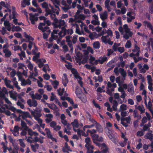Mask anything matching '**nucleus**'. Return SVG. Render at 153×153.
<instances>
[{
  "mask_svg": "<svg viewBox=\"0 0 153 153\" xmlns=\"http://www.w3.org/2000/svg\"><path fill=\"white\" fill-rule=\"evenodd\" d=\"M91 137L93 143L96 146L100 147L101 144L98 143V142H102L103 141L102 137L101 136H99L97 134H94L92 135Z\"/></svg>",
  "mask_w": 153,
  "mask_h": 153,
  "instance_id": "nucleus-1",
  "label": "nucleus"
},
{
  "mask_svg": "<svg viewBox=\"0 0 153 153\" xmlns=\"http://www.w3.org/2000/svg\"><path fill=\"white\" fill-rule=\"evenodd\" d=\"M24 37L28 40V42H29L28 45V48L30 50H31L33 45H34V44H35L33 42H32L30 41L31 40L33 41L34 39L30 35H28L26 32L24 33Z\"/></svg>",
  "mask_w": 153,
  "mask_h": 153,
  "instance_id": "nucleus-2",
  "label": "nucleus"
},
{
  "mask_svg": "<svg viewBox=\"0 0 153 153\" xmlns=\"http://www.w3.org/2000/svg\"><path fill=\"white\" fill-rule=\"evenodd\" d=\"M144 26H146L151 31V33L153 34V26L151 23L147 21H144L143 22Z\"/></svg>",
  "mask_w": 153,
  "mask_h": 153,
  "instance_id": "nucleus-3",
  "label": "nucleus"
},
{
  "mask_svg": "<svg viewBox=\"0 0 153 153\" xmlns=\"http://www.w3.org/2000/svg\"><path fill=\"white\" fill-rule=\"evenodd\" d=\"M27 103L30 107L32 106L36 107L38 105L37 101L33 99L32 101L31 99L28 100L27 101Z\"/></svg>",
  "mask_w": 153,
  "mask_h": 153,
  "instance_id": "nucleus-4",
  "label": "nucleus"
},
{
  "mask_svg": "<svg viewBox=\"0 0 153 153\" xmlns=\"http://www.w3.org/2000/svg\"><path fill=\"white\" fill-rule=\"evenodd\" d=\"M27 131H28V135L30 136L29 137L31 139H33L32 137L33 135L36 136L39 135V133H38L36 132L33 131L32 129L29 128H28V129H27Z\"/></svg>",
  "mask_w": 153,
  "mask_h": 153,
  "instance_id": "nucleus-5",
  "label": "nucleus"
},
{
  "mask_svg": "<svg viewBox=\"0 0 153 153\" xmlns=\"http://www.w3.org/2000/svg\"><path fill=\"white\" fill-rule=\"evenodd\" d=\"M91 142V139L89 137H87L85 139V142L86 143V144L85 146L88 149L87 153H92L93 152V151L92 150H91L90 152H89L88 151L89 150V147L88 146V145H90Z\"/></svg>",
  "mask_w": 153,
  "mask_h": 153,
  "instance_id": "nucleus-6",
  "label": "nucleus"
},
{
  "mask_svg": "<svg viewBox=\"0 0 153 153\" xmlns=\"http://www.w3.org/2000/svg\"><path fill=\"white\" fill-rule=\"evenodd\" d=\"M30 20L31 21V23L33 25L35 24V21H37L38 20V18L37 17L35 16V15H33L32 14L30 13Z\"/></svg>",
  "mask_w": 153,
  "mask_h": 153,
  "instance_id": "nucleus-7",
  "label": "nucleus"
},
{
  "mask_svg": "<svg viewBox=\"0 0 153 153\" xmlns=\"http://www.w3.org/2000/svg\"><path fill=\"white\" fill-rule=\"evenodd\" d=\"M68 82V80L67 77V74H63V76L62 78V83L64 86L66 87L67 85V84Z\"/></svg>",
  "mask_w": 153,
  "mask_h": 153,
  "instance_id": "nucleus-8",
  "label": "nucleus"
},
{
  "mask_svg": "<svg viewBox=\"0 0 153 153\" xmlns=\"http://www.w3.org/2000/svg\"><path fill=\"white\" fill-rule=\"evenodd\" d=\"M22 119L25 120H26V118H32L29 112L27 111H23L22 114Z\"/></svg>",
  "mask_w": 153,
  "mask_h": 153,
  "instance_id": "nucleus-9",
  "label": "nucleus"
},
{
  "mask_svg": "<svg viewBox=\"0 0 153 153\" xmlns=\"http://www.w3.org/2000/svg\"><path fill=\"white\" fill-rule=\"evenodd\" d=\"M75 93L77 97L80 99L81 98L82 91L81 89L79 88L78 86L76 87L75 89Z\"/></svg>",
  "mask_w": 153,
  "mask_h": 153,
  "instance_id": "nucleus-10",
  "label": "nucleus"
},
{
  "mask_svg": "<svg viewBox=\"0 0 153 153\" xmlns=\"http://www.w3.org/2000/svg\"><path fill=\"white\" fill-rule=\"evenodd\" d=\"M144 137L145 139H149L150 141H153V134L147 132L145 134Z\"/></svg>",
  "mask_w": 153,
  "mask_h": 153,
  "instance_id": "nucleus-11",
  "label": "nucleus"
},
{
  "mask_svg": "<svg viewBox=\"0 0 153 153\" xmlns=\"http://www.w3.org/2000/svg\"><path fill=\"white\" fill-rule=\"evenodd\" d=\"M21 125L22 127H20L21 129L23 128L24 130L27 131L29 127L27 126L26 123L23 120H21Z\"/></svg>",
  "mask_w": 153,
  "mask_h": 153,
  "instance_id": "nucleus-12",
  "label": "nucleus"
},
{
  "mask_svg": "<svg viewBox=\"0 0 153 153\" xmlns=\"http://www.w3.org/2000/svg\"><path fill=\"white\" fill-rule=\"evenodd\" d=\"M30 0H23L21 3V6L22 7H26V5L28 6L30 5Z\"/></svg>",
  "mask_w": 153,
  "mask_h": 153,
  "instance_id": "nucleus-13",
  "label": "nucleus"
},
{
  "mask_svg": "<svg viewBox=\"0 0 153 153\" xmlns=\"http://www.w3.org/2000/svg\"><path fill=\"white\" fill-rule=\"evenodd\" d=\"M119 71L122 76L124 78V79L122 78V79H124L125 78L127 74L126 71L124 70V69L121 68H119Z\"/></svg>",
  "mask_w": 153,
  "mask_h": 153,
  "instance_id": "nucleus-14",
  "label": "nucleus"
},
{
  "mask_svg": "<svg viewBox=\"0 0 153 153\" xmlns=\"http://www.w3.org/2000/svg\"><path fill=\"white\" fill-rule=\"evenodd\" d=\"M109 134L108 135V136L111 140L114 143H116V138L113 134L112 133H110V132H108Z\"/></svg>",
  "mask_w": 153,
  "mask_h": 153,
  "instance_id": "nucleus-15",
  "label": "nucleus"
},
{
  "mask_svg": "<svg viewBox=\"0 0 153 153\" xmlns=\"http://www.w3.org/2000/svg\"><path fill=\"white\" fill-rule=\"evenodd\" d=\"M96 128L97 130L100 133L103 131V128L102 126L99 123H97L96 124Z\"/></svg>",
  "mask_w": 153,
  "mask_h": 153,
  "instance_id": "nucleus-16",
  "label": "nucleus"
},
{
  "mask_svg": "<svg viewBox=\"0 0 153 153\" xmlns=\"http://www.w3.org/2000/svg\"><path fill=\"white\" fill-rule=\"evenodd\" d=\"M48 106L51 109L53 110H56L58 108L57 106L54 103L52 104L48 103Z\"/></svg>",
  "mask_w": 153,
  "mask_h": 153,
  "instance_id": "nucleus-17",
  "label": "nucleus"
},
{
  "mask_svg": "<svg viewBox=\"0 0 153 153\" xmlns=\"http://www.w3.org/2000/svg\"><path fill=\"white\" fill-rule=\"evenodd\" d=\"M52 84L53 85V88L54 89H56L57 88L58 85H59V82L56 80H55L54 81H52L51 80Z\"/></svg>",
  "mask_w": 153,
  "mask_h": 153,
  "instance_id": "nucleus-18",
  "label": "nucleus"
},
{
  "mask_svg": "<svg viewBox=\"0 0 153 153\" xmlns=\"http://www.w3.org/2000/svg\"><path fill=\"white\" fill-rule=\"evenodd\" d=\"M71 124L74 127H75L76 128H78L79 126V124L77 120L76 119L74 120V121L71 123Z\"/></svg>",
  "mask_w": 153,
  "mask_h": 153,
  "instance_id": "nucleus-19",
  "label": "nucleus"
},
{
  "mask_svg": "<svg viewBox=\"0 0 153 153\" xmlns=\"http://www.w3.org/2000/svg\"><path fill=\"white\" fill-rule=\"evenodd\" d=\"M93 46L95 49H98L100 47V44L99 42L97 41L93 43Z\"/></svg>",
  "mask_w": 153,
  "mask_h": 153,
  "instance_id": "nucleus-20",
  "label": "nucleus"
},
{
  "mask_svg": "<svg viewBox=\"0 0 153 153\" xmlns=\"http://www.w3.org/2000/svg\"><path fill=\"white\" fill-rule=\"evenodd\" d=\"M45 130L46 131V134L48 138L50 139L53 136L51 134V132L50 130L48 128H46L45 129Z\"/></svg>",
  "mask_w": 153,
  "mask_h": 153,
  "instance_id": "nucleus-21",
  "label": "nucleus"
},
{
  "mask_svg": "<svg viewBox=\"0 0 153 153\" xmlns=\"http://www.w3.org/2000/svg\"><path fill=\"white\" fill-rule=\"evenodd\" d=\"M100 18L102 21L107 18V15L106 13H103L102 14H100Z\"/></svg>",
  "mask_w": 153,
  "mask_h": 153,
  "instance_id": "nucleus-22",
  "label": "nucleus"
},
{
  "mask_svg": "<svg viewBox=\"0 0 153 153\" xmlns=\"http://www.w3.org/2000/svg\"><path fill=\"white\" fill-rule=\"evenodd\" d=\"M107 59V57L105 56L101 58V59H98V61L101 64H102Z\"/></svg>",
  "mask_w": 153,
  "mask_h": 153,
  "instance_id": "nucleus-23",
  "label": "nucleus"
},
{
  "mask_svg": "<svg viewBox=\"0 0 153 153\" xmlns=\"http://www.w3.org/2000/svg\"><path fill=\"white\" fill-rule=\"evenodd\" d=\"M1 144L2 146V148L3 150V152L4 153H6V149L7 148V146L5 145V143L3 142L1 143Z\"/></svg>",
  "mask_w": 153,
  "mask_h": 153,
  "instance_id": "nucleus-24",
  "label": "nucleus"
},
{
  "mask_svg": "<svg viewBox=\"0 0 153 153\" xmlns=\"http://www.w3.org/2000/svg\"><path fill=\"white\" fill-rule=\"evenodd\" d=\"M22 30V29L21 27L19 26H16L15 27V28H13L12 29V31H20Z\"/></svg>",
  "mask_w": 153,
  "mask_h": 153,
  "instance_id": "nucleus-25",
  "label": "nucleus"
},
{
  "mask_svg": "<svg viewBox=\"0 0 153 153\" xmlns=\"http://www.w3.org/2000/svg\"><path fill=\"white\" fill-rule=\"evenodd\" d=\"M45 23L44 22V23L40 22L38 26V29L40 30H43V26L45 25Z\"/></svg>",
  "mask_w": 153,
  "mask_h": 153,
  "instance_id": "nucleus-26",
  "label": "nucleus"
},
{
  "mask_svg": "<svg viewBox=\"0 0 153 153\" xmlns=\"http://www.w3.org/2000/svg\"><path fill=\"white\" fill-rule=\"evenodd\" d=\"M58 24H59L60 28H61L62 26H64L65 24V22L64 20L60 19L59 20Z\"/></svg>",
  "mask_w": 153,
  "mask_h": 153,
  "instance_id": "nucleus-27",
  "label": "nucleus"
},
{
  "mask_svg": "<svg viewBox=\"0 0 153 153\" xmlns=\"http://www.w3.org/2000/svg\"><path fill=\"white\" fill-rule=\"evenodd\" d=\"M5 105L7 108L8 109H9L10 110L13 112H15L16 110H17V109L16 108L13 106H10L9 108H8V106L7 105Z\"/></svg>",
  "mask_w": 153,
  "mask_h": 153,
  "instance_id": "nucleus-28",
  "label": "nucleus"
},
{
  "mask_svg": "<svg viewBox=\"0 0 153 153\" xmlns=\"http://www.w3.org/2000/svg\"><path fill=\"white\" fill-rule=\"evenodd\" d=\"M103 30H105V33H107L108 35H109V36L111 37L113 36L112 31L110 29H108L107 30L105 29H104Z\"/></svg>",
  "mask_w": 153,
  "mask_h": 153,
  "instance_id": "nucleus-29",
  "label": "nucleus"
},
{
  "mask_svg": "<svg viewBox=\"0 0 153 153\" xmlns=\"http://www.w3.org/2000/svg\"><path fill=\"white\" fill-rule=\"evenodd\" d=\"M137 109L140 111L141 114H142L145 112V109L143 107H142L140 105H139Z\"/></svg>",
  "mask_w": 153,
  "mask_h": 153,
  "instance_id": "nucleus-30",
  "label": "nucleus"
},
{
  "mask_svg": "<svg viewBox=\"0 0 153 153\" xmlns=\"http://www.w3.org/2000/svg\"><path fill=\"white\" fill-rule=\"evenodd\" d=\"M41 4L43 8H45V9L49 8L48 7V4L46 2H44Z\"/></svg>",
  "mask_w": 153,
  "mask_h": 153,
  "instance_id": "nucleus-31",
  "label": "nucleus"
},
{
  "mask_svg": "<svg viewBox=\"0 0 153 153\" xmlns=\"http://www.w3.org/2000/svg\"><path fill=\"white\" fill-rule=\"evenodd\" d=\"M131 46V42L130 40H128L126 44L125 47L126 48H129Z\"/></svg>",
  "mask_w": 153,
  "mask_h": 153,
  "instance_id": "nucleus-32",
  "label": "nucleus"
},
{
  "mask_svg": "<svg viewBox=\"0 0 153 153\" xmlns=\"http://www.w3.org/2000/svg\"><path fill=\"white\" fill-rule=\"evenodd\" d=\"M92 103L94 105V106L97 108H98L100 110L101 109L100 106L97 103H96L94 100H93L92 101Z\"/></svg>",
  "mask_w": 153,
  "mask_h": 153,
  "instance_id": "nucleus-33",
  "label": "nucleus"
},
{
  "mask_svg": "<svg viewBox=\"0 0 153 153\" xmlns=\"http://www.w3.org/2000/svg\"><path fill=\"white\" fill-rule=\"evenodd\" d=\"M88 59V56H85L82 59V63L84 64L87 63Z\"/></svg>",
  "mask_w": 153,
  "mask_h": 153,
  "instance_id": "nucleus-34",
  "label": "nucleus"
},
{
  "mask_svg": "<svg viewBox=\"0 0 153 153\" xmlns=\"http://www.w3.org/2000/svg\"><path fill=\"white\" fill-rule=\"evenodd\" d=\"M101 40L102 42L104 43L105 44L107 43L108 41L107 39L106 38V36H102L101 38Z\"/></svg>",
  "mask_w": 153,
  "mask_h": 153,
  "instance_id": "nucleus-35",
  "label": "nucleus"
},
{
  "mask_svg": "<svg viewBox=\"0 0 153 153\" xmlns=\"http://www.w3.org/2000/svg\"><path fill=\"white\" fill-rule=\"evenodd\" d=\"M120 109L121 111H125L127 109L126 105L125 104H123L120 106Z\"/></svg>",
  "mask_w": 153,
  "mask_h": 153,
  "instance_id": "nucleus-36",
  "label": "nucleus"
},
{
  "mask_svg": "<svg viewBox=\"0 0 153 153\" xmlns=\"http://www.w3.org/2000/svg\"><path fill=\"white\" fill-rule=\"evenodd\" d=\"M45 11L46 12V13L45 14V16H48V15H50L51 13V11L49 8L45 9Z\"/></svg>",
  "mask_w": 153,
  "mask_h": 153,
  "instance_id": "nucleus-37",
  "label": "nucleus"
},
{
  "mask_svg": "<svg viewBox=\"0 0 153 153\" xmlns=\"http://www.w3.org/2000/svg\"><path fill=\"white\" fill-rule=\"evenodd\" d=\"M91 22L94 25H99L100 24V22L99 21H97L95 20L91 21Z\"/></svg>",
  "mask_w": 153,
  "mask_h": 153,
  "instance_id": "nucleus-38",
  "label": "nucleus"
},
{
  "mask_svg": "<svg viewBox=\"0 0 153 153\" xmlns=\"http://www.w3.org/2000/svg\"><path fill=\"white\" fill-rule=\"evenodd\" d=\"M18 65L19 66L18 69H22L24 70V69L23 68V67H25L26 68V67L24 65V64L23 63H18Z\"/></svg>",
  "mask_w": 153,
  "mask_h": 153,
  "instance_id": "nucleus-39",
  "label": "nucleus"
},
{
  "mask_svg": "<svg viewBox=\"0 0 153 153\" xmlns=\"http://www.w3.org/2000/svg\"><path fill=\"white\" fill-rule=\"evenodd\" d=\"M88 114L89 117V120L91 122L93 123H95V124L97 123L95 120L91 119V115L89 113H88Z\"/></svg>",
  "mask_w": 153,
  "mask_h": 153,
  "instance_id": "nucleus-40",
  "label": "nucleus"
},
{
  "mask_svg": "<svg viewBox=\"0 0 153 153\" xmlns=\"http://www.w3.org/2000/svg\"><path fill=\"white\" fill-rule=\"evenodd\" d=\"M42 97V96L41 95L39 94L36 93L35 94L34 98V99H36L37 100H40Z\"/></svg>",
  "mask_w": 153,
  "mask_h": 153,
  "instance_id": "nucleus-41",
  "label": "nucleus"
},
{
  "mask_svg": "<svg viewBox=\"0 0 153 153\" xmlns=\"http://www.w3.org/2000/svg\"><path fill=\"white\" fill-rule=\"evenodd\" d=\"M20 128V127H19L18 126H14L13 129V132L19 133V129Z\"/></svg>",
  "mask_w": 153,
  "mask_h": 153,
  "instance_id": "nucleus-42",
  "label": "nucleus"
},
{
  "mask_svg": "<svg viewBox=\"0 0 153 153\" xmlns=\"http://www.w3.org/2000/svg\"><path fill=\"white\" fill-rule=\"evenodd\" d=\"M29 63L27 65V66L30 71H32L33 68V66L30 61H29Z\"/></svg>",
  "mask_w": 153,
  "mask_h": 153,
  "instance_id": "nucleus-43",
  "label": "nucleus"
},
{
  "mask_svg": "<svg viewBox=\"0 0 153 153\" xmlns=\"http://www.w3.org/2000/svg\"><path fill=\"white\" fill-rule=\"evenodd\" d=\"M147 78L148 80V83L149 84L152 83V79L151 76L150 75H148L147 76Z\"/></svg>",
  "mask_w": 153,
  "mask_h": 153,
  "instance_id": "nucleus-44",
  "label": "nucleus"
},
{
  "mask_svg": "<svg viewBox=\"0 0 153 153\" xmlns=\"http://www.w3.org/2000/svg\"><path fill=\"white\" fill-rule=\"evenodd\" d=\"M118 45L117 43H114V45L112 47V48L114 51H116L118 49L117 47L119 46V45Z\"/></svg>",
  "mask_w": 153,
  "mask_h": 153,
  "instance_id": "nucleus-45",
  "label": "nucleus"
},
{
  "mask_svg": "<svg viewBox=\"0 0 153 153\" xmlns=\"http://www.w3.org/2000/svg\"><path fill=\"white\" fill-rule=\"evenodd\" d=\"M16 104L17 105L20 106V108L22 109H23L25 107L24 105L21 103L19 101H18L16 102Z\"/></svg>",
  "mask_w": 153,
  "mask_h": 153,
  "instance_id": "nucleus-46",
  "label": "nucleus"
},
{
  "mask_svg": "<svg viewBox=\"0 0 153 153\" xmlns=\"http://www.w3.org/2000/svg\"><path fill=\"white\" fill-rule=\"evenodd\" d=\"M20 145L22 148H25V146L22 139H20L19 140Z\"/></svg>",
  "mask_w": 153,
  "mask_h": 153,
  "instance_id": "nucleus-47",
  "label": "nucleus"
},
{
  "mask_svg": "<svg viewBox=\"0 0 153 153\" xmlns=\"http://www.w3.org/2000/svg\"><path fill=\"white\" fill-rule=\"evenodd\" d=\"M71 36H66L65 38L66 39V41L68 42V43H72V41L70 39Z\"/></svg>",
  "mask_w": 153,
  "mask_h": 153,
  "instance_id": "nucleus-48",
  "label": "nucleus"
},
{
  "mask_svg": "<svg viewBox=\"0 0 153 153\" xmlns=\"http://www.w3.org/2000/svg\"><path fill=\"white\" fill-rule=\"evenodd\" d=\"M56 123L54 121H52L50 123V126L53 128L56 125Z\"/></svg>",
  "mask_w": 153,
  "mask_h": 153,
  "instance_id": "nucleus-49",
  "label": "nucleus"
},
{
  "mask_svg": "<svg viewBox=\"0 0 153 153\" xmlns=\"http://www.w3.org/2000/svg\"><path fill=\"white\" fill-rule=\"evenodd\" d=\"M15 37L19 38H22V36L21 33H15L14 34Z\"/></svg>",
  "mask_w": 153,
  "mask_h": 153,
  "instance_id": "nucleus-50",
  "label": "nucleus"
},
{
  "mask_svg": "<svg viewBox=\"0 0 153 153\" xmlns=\"http://www.w3.org/2000/svg\"><path fill=\"white\" fill-rule=\"evenodd\" d=\"M143 135V132L141 131H139L137 133V135L138 137H141Z\"/></svg>",
  "mask_w": 153,
  "mask_h": 153,
  "instance_id": "nucleus-51",
  "label": "nucleus"
},
{
  "mask_svg": "<svg viewBox=\"0 0 153 153\" xmlns=\"http://www.w3.org/2000/svg\"><path fill=\"white\" fill-rule=\"evenodd\" d=\"M81 54L79 51L76 54V56L78 58H76V60L77 59L79 61L81 60Z\"/></svg>",
  "mask_w": 153,
  "mask_h": 153,
  "instance_id": "nucleus-52",
  "label": "nucleus"
},
{
  "mask_svg": "<svg viewBox=\"0 0 153 153\" xmlns=\"http://www.w3.org/2000/svg\"><path fill=\"white\" fill-rule=\"evenodd\" d=\"M67 44L70 48V52L72 53L73 51L74 48L72 43H68Z\"/></svg>",
  "mask_w": 153,
  "mask_h": 153,
  "instance_id": "nucleus-53",
  "label": "nucleus"
},
{
  "mask_svg": "<svg viewBox=\"0 0 153 153\" xmlns=\"http://www.w3.org/2000/svg\"><path fill=\"white\" fill-rule=\"evenodd\" d=\"M76 33H77L79 35H81L82 34L80 33V30L79 29V26L78 24H76Z\"/></svg>",
  "mask_w": 153,
  "mask_h": 153,
  "instance_id": "nucleus-54",
  "label": "nucleus"
},
{
  "mask_svg": "<svg viewBox=\"0 0 153 153\" xmlns=\"http://www.w3.org/2000/svg\"><path fill=\"white\" fill-rule=\"evenodd\" d=\"M66 100L68 101L71 104H74V101L73 100L71 99L70 97H67L66 98Z\"/></svg>",
  "mask_w": 153,
  "mask_h": 153,
  "instance_id": "nucleus-55",
  "label": "nucleus"
},
{
  "mask_svg": "<svg viewBox=\"0 0 153 153\" xmlns=\"http://www.w3.org/2000/svg\"><path fill=\"white\" fill-rule=\"evenodd\" d=\"M64 52L65 53L68 51V46L66 45H64L62 47Z\"/></svg>",
  "mask_w": 153,
  "mask_h": 153,
  "instance_id": "nucleus-56",
  "label": "nucleus"
},
{
  "mask_svg": "<svg viewBox=\"0 0 153 153\" xmlns=\"http://www.w3.org/2000/svg\"><path fill=\"white\" fill-rule=\"evenodd\" d=\"M118 51L120 53L124 52L125 51L124 48L123 47H118L117 49Z\"/></svg>",
  "mask_w": 153,
  "mask_h": 153,
  "instance_id": "nucleus-57",
  "label": "nucleus"
},
{
  "mask_svg": "<svg viewBox=\"0 0 153 153\" xmlns=\"http://www.w3.org/2000/svg\"><path fill=\"white\" fill-rule=\"evenodd\" d=\"M4 25L5 27H10V23L8 21H4Z\"/></svg>",
  "mask_w": 153,
  "mask_h": 153,
  "instance_id": "nucleus-58",
  "label": "nucleus"
},
{
  "mask_svg": "<svg viewBox=\"0 0 153 153\" xmlns=\"http://www.w3.org/2000/svg\"><path fill=\"white\" fill-rule=\"evenodd\" d=\"M47 68L49 69V66L48 64H46L43 67L42 70L45 72H47Z\"/></svg>",
  "mask_w": 153,
  "mask_h": 153,
  "instance_id": "nucleus-59",
  "label": "nucleus"
},
{
  "mask_svg": "<svg viewBox=\"0 0 153 153\" xmlns=\"http://www.w3.org/2000/svg\"><path fill=\"white\" fill-rule=\"evenodd\" d=\"M32 51L33 54L35 55V56L36 57H37V58H39V57L40 55V53L39 52L37 53L34 50H33Z\"/></svg>",
  "mask_w": 153,
  "mask_h": 153,
  "instance_id": "nucleus-60",
  "label": "nucleus"
},
{
  "mask_svg": "<svg viewBox=\"0 0 153 153\" xmlns=\"http://www.w3.org/2000/svg\"><path fill=\"white\" fill-rule=\"evenodd\" d=\"M152 106V104L150 103V102L149 101V106H148L149 108V110L150 111V112L151 113L152 116H153V111L151 110Z\"/></svg>",
  "mask_w": 153,
  "mask_h": 153,
  "instance_id": "nucleus-61",
  "label": "nucleus"
},
{
  "mask_svg": "<svg viewBox=\"0 0 153 153\" xmlns=\"http://www.w3.org/2000/svg\"><path fill=\"white\" fill-rule=\"evenodd\" d=\"M18 55L19 56H22L23 58H25L26 57L25 52L22 51H21V53H19Z\"/></svg>",
  "mask_w": 153,
  "mask_h": 153,
  "instance_id": "nucleus-62",
  "label": "nucleus"
},
{
  "mask_svg": "<svg viewBox=\"0 0 153 153\" xmlns=\"http://www.w3.org/2000/svg\"><path fill=\"white\" fill-rule=\"evenodd\" d=\"M128 103L131 105H133L134 104L133 100L131 99H129L128 100Z\"/></svg>",
  "mask_w": 153,
  "mask_h": 153,
  "instance_id": "nucleus-63",
  "label": "nucleus"
},
{
  "mask_svg": "<svg viewBox=\"0 0 153 153\" xmlns=\"http://www.w3.org/2000/svg\"><path fill=\"white\" fill-rule=\"evenodd\" d=\"M149 8L151 13L153 14V1L152 3L149 5Z\"/></svg>",
  "mask_w": 153,
  "mask_h": 153,
  "instance_id": "nucleus-64",
  "label": "nucleus"
}]
</instances>
